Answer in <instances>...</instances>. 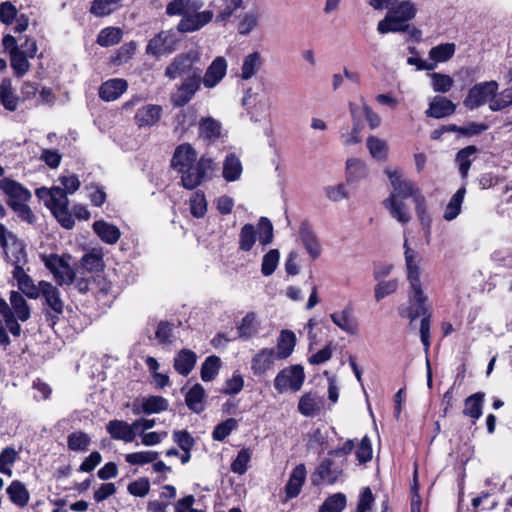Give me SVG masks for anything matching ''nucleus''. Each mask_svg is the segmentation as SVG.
I'll use <instances>...</instances> for the list:
<instances>
[{
  "mask_svg": "<svg viewBox=\"0 0 512 512\" xmlns=\"http://www.w3.org/2000/svg\"><path fill=\"white\" fill-rule=\"evenodd\" d=\"M199 62L200 53L197 50H190L175 56L165 68L166 78L180 79L170 96V102L174 107L180 108L187 105L200 91L202 84L205 88L212 89L225 77L227 61L224 57H216L205 73Z\"/></svg>",
  "mask_w": 512,
  "mask_h": 512,
  "instance_id": "f257e3e1",
  "label": "nucleus"
},
{
  "mask_svg": "<svg viewBox=\"0 0 512 512\" xmlns=\"http://www.w3.org/2000/svg\"><path fill=\"white\" fill-rule=\"evenodd\" d=\"M416 14L417 8L412 1H402L396 7L391 8L386 16L378 22L377 31L380 34H387L405 30L409 21L413 20Z\"/></svg>",
  "mask_w": 512,
  "mask_h": 512,
  "instance_id": "f03ea898",
  "label": "nucleus"
},
{
  "mask_svg": "<svg viewBox=\"0 0 512 512\" xmlns=\"http://www.w3.org/2000/svg\"><path fill=\"white\" fill-rule=\"evenodd\" d=\"M40 259L58 285H70L74 282L76 273L69 263L70 255L41 254Z\"/></svg>",
  "mask_w": 512,
  "mask_h": 512,
  "instance_id": "7ed1b4c3",
  "label": "nucleus"
},
{
  "mask_svg": "<svg viewBox=\"0 0 512 512\" xmlns=\"http://www.w3.org/2000/svg\"><path fill=\"white\" fill-rule=\"evenodd\" d=\"M40 289V296L44 298V306L46 307V320L54 326L64 310V303L60 297V291L52 283L44 280L40 281Z\"/></svg>",
  "mask_w": 512,
  "mask_h": 512,
  "instance_id": "20e7f679",
  "label": "nucleus"
},
{
  "mask_svg": "<svg viewBox=\"0 0 512 512\" xmlns=\"http://www.w3.org/2000/svg\"><path fill=\"white\" fill-rule=\"evenodd\" d=\"M408 301L409 306L399 308V315L408 318L410 323L420 316L431 315L427 304L428 298L424 294L422 286L410 287Z\"/></svg>",
  "mask_w": 512,
  "mask_h": 512,
  "instance_id": "39448f33",
  "label": "nucleus"
},
{
  "mask_svg": "<svg viewBox=\"0 0 512 512\" xmlns=\"http://www.w3.org/2000/svg\"><path fill=\"white\" fill-rule=\"evenodd\" d=\"M213 160L202 156L198 161L184 168L178 170L182 174L181 182L184 188L192 190L199 186L205 178L206 172L213 169Z\"/></svg>",
  "mask_w": 512,
  "mask_h": 512,
  "instance_id": "423d86ee",
  "label": "nucleus"
},
{
  "mask_svg": "<svg viewBox=\"0 0 512 512\" xmlns=\"http://www.w3.org/2000/svg\"><path fill=\"white\" fill-rule=\"evenodd\" d=\"M498 88V82L495 80L477 83L469 89L463 104L469 110L477 109L487 101L489 102V99L497 93Z\"/></svg>",
  "mask_w": 512,
  "mask_h": 512,
  "instance_id": "0eeeda50",
  "label": "nucleus"
},
{
  "mask_svg": "<svg viewBox=\"0 0 512 512\" xmlns=\"http://www.w3.org/2000/svg\"><path fill=\"white\" fill-rule=\"evenodd\" d=\"M305 380L304 369L301 365H293L281 370L274 379V387L279 393L290 389L299 391Z\"/></svg>",
  "mask_w": 512,
  "mask_h": 512,
  "instance_id": "6e6552de",
  "label": "nucleus"
},
{
  "mask_svg": "<svg viewBox=\"0 0 512 512\" xmlns=\"http://www.w3.org/2000/svg\"><path fill=\"white\" fill-rule=\"evenodd\" d=\"M0 247L4 249V253L8 256L7 248L12 254V263H27L26 244L19 239L16 234L9 231L5 226L0 227Z\"/></svg>",
  "mask_w": 512,
  "mask_h": 512,
  "instance_id": "1a4fd4ad",
  "label": "nucleus"
},
{
  "mask_svg": "<svg viewBox=\"0 0 512 512\" xmlns=\"http://www.w3.org/2000/svg\"><path fill=\"white\" fill-rule=\"evenodd\" d=\"M177 37L172 30L161 31L149 40L146 46V54L160 57L172 53L175 50Z\"/></svg>",
  "mask_w": 512,
  "mask_h": 512,
  "instance_id": "9d476101",
  "label": "nucleus"
},
{
  "mask_svg": "<svg viewBox=\"0 0 512 512\" xmlns=\"http://www.w3.org/2000/svg\"><path fill=\"white\" fill-rule=\"evenodd\" d=\"M202 8H196L179 21L177 30L181 33H191L200 30L206 24L212 21L213 12L211 10L200 11Z\"/></svg>",
  "mask_w": 512,
  "mask_h": 512,
  "instance_id": "9b49d317",
  "label": "nucleus"
},
{
  "mask_svg": "<svg viewBox=\"0 0 512 512\" xmlns=\"http://www.w3.org/2000/svg\"><path fill=\"white\" fill-rule=\"evenodd\" d=\"M0 190L8 197L9 207L10 203L28 202L32 197L30 191L21 183L6 177L0 180Z\"/></svg>",
  "mask_w": 512,
  "mask_h": 512,
  "instance_id": "f8f14e48",
  "label": "nucleus"
},
{
  "mask_svg": "<svg viewBox=\"0 0 512 512\" xmlns=\"http://www.w3.org/2000/svg\"><path fill=\"white\" fill-rule=\"evenodd\" d=\"M405 263L407 269V280L410 287L422 286L420 280V262L421 256L408 246L407 240L404 242Z\"/></svg>",
  "mask_w": 512,
  "mask_h": 512,
  "instance_id": "ddd939ff",
  "label": "nucleus"
},
{
  "mask_svg": "<svg viewBox=\"0 0 512 512\" xmlns=\"http://www.w3.org/2000/svg\"><path fill=\"white\" fill-rule=\"evenodd\" d=\"M331 321L347 334L355 335L358 332V321L353 315V308L350 305L344 307L341 311L330 314Z\"/></svg>",
  "mask_w": 512,
  "mask_h": 512,
  "instance_id": "4468645a",
  "label": "nucleus"
},
{
  "mask_svg": "<svg viewBox=\"0 0 512 512\" xmlns=\"http://www.w3.org/2000/svg\"><path fill=\"white\" fill-rule=\"evenodd\" d=\"M162 113V106L147 104L136 111L134 115L135 124L139 128L152 127L160 120Z\"/></svg>",
  "mask_w": 512,
  "mask_h": 512,
  "instance_id": "2eb2a0df",
  "label": "nucleus"
},
{
  "mask_svg": "<svg viewBox=\"0 0 512 512\" xmlns=\"http://www.w3.org/2000/svg\"><path fill=\"white\" fill-rule=\"evenodd\" d=\"M168 409V401L162 396H149L143 398L141 402L135 401L133 403V413L135 415L144 413V414H154L165 411Z\"/></svg>",
  "mask_w": 512,
  "mask_h": 512,
  "instance_id": "dca6fc26",
  "label": "nucleus"
},
{
  "mask_svg": "<svg viewBox=\"0 0 512 512\" xmlns=\"http://www.w3.org/2000/svg\"><path fill=\"white\" fill-rule=\"evenodd\" d=\"M128 88L126 80L121 78L109 79L99 88V97L107 102L118 99Z\"/></svg>",
  "mask_w": 512,
  "mask_h": 512,
  "instance_id": "f3484780",
  "label": "nucleus"
},
{
  "mask_svg": "<svg viewBox=\"0 0 512 512\" xmlns=\"http://www.w3.org/2000/svg\"><path fill=\"white\" fill-rule=\"evenodd\" d=\"M456 110L455 104L443 96H435L425 111L426 116L440 119L452 115Z\"/></svg>",
  "mask_w": 512,
  "mask_h": 512,
  "instance_id": "a211bd4d",
  "label": "nucleus"
},
{
  "mask_svg": "<svg viewBox=\"0 0 512 512\" xmlns=\"http://www.w3.org/2000/svg\"><path fill=\"white\" fill-rule=\"evenodd\" d=\"M299 236L302 244L313 259L321 254V248L316 234L307 222H302L299 227Z\"/></svg>",
  "mask_w": 512,
  "mask_h": 512,
  "instance_id": "6ab92c4d",
  "label": "nucleus"
},
{
  "mask_svg": "<svg viewBox=\"0 0 512 512\" xmlns=\"http://www.w3.org/2000/svg\"><path fill=\"white\" fill-rule=\"evenodd\" d=\"M197 159V153L190 144L179 145L173 155L171 166L178 170H184V168L193 164Z\"/></svg>",
  "mask_w": 512,
  "mask_h": 512,
  "instance_id": "aec40b11",
  "label": "nucleus"
},
{
  "mask_svg": "<svg viewBox=\"0 0 512 512\" xmlns=\"http://www.w3.org/2000/svg\"><path fill=\"white\" fill-rule=\"evenodd\" d=\"M275 351L271 348L261 349L251 361V370L254 375L260 376L272 368L275 359Z\"/></svg>",
  "mask_w": 512,
  "mask_h": 512,
  "instance_id": "412c9836",
  "label": "nucleus"
},
{
  "mask_svg": "<svg viewBox=\"0 0 512 512\" xmlns=\"http://www.w3.org/2000/svg\"><path fill=\"white\" fill-rule=\"evenodd\" d=\"M197 362V355L189 349L180 350L174 357V369L182 376H188L194 369Z\"/></svg>",
  "mask_w": 512,
  "mask_h": 512,
  "instance_id": "4be33fe9",
  "label": "nucleus"
},
{
  "mask_svg": "<svg viewBox=\"0 0 512 512\" xmlns=\"http://www.w3.org/2000/svg\"><path fill=\"white\" fill-rule=\"evenodd\" d=\"M305 479L306 468L303 464H299L292 470L289 480L285 486V492L288 499L299 495Z\"/></svg>",
  "mask_w": 512,
  "mask_h": 512,
  "instance_id": "5701e85b",
  "label": "nucleus"
},
{
  "mask_svg": "<svg viewBox=\"0 0 512 512\" xmlns=\"http://www.w3.org/2000/svg\"><path fill=\"white\" fill-rule=\"evenodd\" d=\"M93 230L104 243L110 245L115 244L121 237L119 228L104 220L95 221L93 223Z\"/></svg>",
  "mask_w": 512,
  "mask_h": 512,
  "instance_id": "b1692460",
  "label": "nucleus"
},
{
  "mask_svg": "<svg viewBox=\"0 0 512 512\" xmlns=\"http://www.w3.org/2000/svg\"><path fill=\"white\" fill-rule=\"evenodd\" d=\"M201 0H172L166 6V14L169 16H182L195 11L196 8H203Z\"/></svg>",
  "mask_w": 512,
  "mask_h": 512,
  "instance_id": "393cba45",
  "label": "nucleus"
},
{
  "mask_svg": "<svg viewBox=\"0 0 512 512\" xmlns=\"http://www.w3.org/2000/svg\"><path fill=\"white\" fill-rule=\"evenodd\" d=\"M342 466L336 464L331 459H324L316 469L315 474L320 480L328 484H334L342 474Z\"/></svg>",
  "mask_w": 512,
  "mask_h": 512,
  "instance_id": "a878e982",
  "label": "nucleus"
},
{
  "mask_svg": "<svg viewBox=\"0 0 512 512\" xmlns=\"http://www.w3.org/2000/svg\"><path fill=\"white\" fill-rule=\"evenodd\" d=\"M206 392L203 386L199 383L192 386L185 395V403L187 407L194 413H201L204 411V399Z\"/></svg>",
  "mask_w": 512,
  "mask_h": 512,
  "instance_id": "bb28decb",
  "label": "nucleus"
},
{
  "mask_svg": "<svg viewBox=\"0 0 512 512\" xmlns=\"http://www.w3.org/2000/svg\"><path fill=\"white\" fill-rule=\"evenodd\" d=\"M384 207L390 212V215L397 221L405 224L411 219L406 204L395 196H389L383 201Z\"/></svg>",
  "mask_w": 512,
  "mask_h": 512,
  "instance_id": "cd10ccee",
  "label": "nucleus"
},
{
  "mask_svg": "<svg viewBox=\"0 0 512 512\" xmlns=\"http://www.w3.org/2000/svg\"><path fill=\"white\" fill-rule=\"evenodd\" d=\"M296 345L295 333L291 330H282L277 339V352L276 357L278 359L288 358Z\"/></svg>",
  "mask_w": 512,
  "mask_h": 512,
  "instance_id": "c85d7f7f",
  "label": "nucleus"
},
{
  "mask_svg": "<svg viewBox=\"0 0 512 512\" xmlns=\"http://www.w3.org/2000/svg\"><path fill=\"white\" fill-rule=\"evenodd\" d=\"M108 434L114 440H121L126 443L133 442V435L128 423L124 420H110L106 425Z\"/></svg>",
  "mask_w": 512,
  "mask_h": 512,
  "instance_id": "c756f323",
  "label": "nucleus"
},
{
  "mask_svg": "<svg viewBox=\"0 0 512 512\" xmlns=\"http://www.w3.org/2000/svg\"><path fill=\"white\" fill-rule=\"evenodd\" d=\"M484 399L485 394L483 392H476L467 397L464 401L463 414L474 419L473 422L478 420L483 414Z\"/></svg>",
  "mask_w": 512,
  "mask_h": 512,
  "instance_id": "7c9ffc66",
  "label": "nucleus"
},
{
  "mask_svg": "<svg viewBox=\"0 0 512 512\" xmlns=\"http://www.w3.org/2000/svg\"><path fill=\"white\" fill-rule=\"evenodd\" d=\"M243 171L242 163L235 153H229L223 162V178L228 182L236 181Z\"/></svg>",
  "mask_w": 512,
  "mask_h": 512,
  "instance_id": "2f4dec72",
  "label": "nucleus"
},
{
  "mask_svg": "<svg viewBox=\"0 0 512 512\" xmlns=\"http://www.w3.org/2000/svg\"><path fill=\"white\" fill-rule=\"evenodd\" d=\"M221 129V123L214 118H202L199 122V137L204 140L215 141L220 137Z\"/></svg>",
  "mask_w": 512,
  "mask_h": 512,
  "instance_id": "473e14b6",
  "label": "nucleus"
},
{
  "mask_svg": "<svg viewBox=\"0 0 512 512\" xmlns=\"http://www.w3.org/2000/svg\"><path fill=\"white\" fill-rule=\"evenodd\" d=\"M243 0H214L210 6L217 10L216 21H226L242 4Z\"/></svg>",
  "mask_w": 512,
  "mask_h": 512,
  "instance_id": "72a5a7b5",
  "label": "nucleus"
},
{
  "mask_svg": "<svg viewBox=\"0 0 512 512\" xmlns=\"http://www.w3.org/2000/svg\"><path fill=\"white\" fill-rule=\"evenodd\" d=\"M6 492L11 502L19 507H24L29 502V492L25 485L18 480L12 481L11 484L7 487Z\"/></svg>",
  "mask_w": 512,
  "mask_h": 512,
  "instance_id": "f704fd0d",
  "label": "nucleus"
},
{
  "mask_svg": "<svg viewBox=\"0 0 512 512\" xmlns=\"http://www.w3.org/2000/svg\"><path fill=\"white\" fill-rule=\"evenodd\" d=\"M15 318L25 322L30 318V307L25 298L17 291H11L9 297Z\"/></svg>",
  "mask_w": 512,
  "mask_h": 512,
  "instance_id": "c9c22d12",
  "label": "nucleus"
},
{
  "mask_svg": "<svg viewBox=\"0 0 512 512\" xmlns=\"http://www.w3.org/2000/svg\"><path fill=\"white\" fill-rule=\"evenodd\" d=\"M260 13L257 9L249 10L239 17L237 31L240 35H249L259 24Z\"/></svg>",
  "mask_w": 512,
  "mask_h": 512,
  "instance_id": "e433bc0d",
  "label": "nucleus"
},
{
  "mask_svg": "<svg viewBox=\"0 0 512 512\" xmlns=\"http://www.w3.org/2000/svg\"><path fill=\"white\" fill-rule=\"evenodd\" d=\"M368 174L366 164L359 159H348L346 162V180L348 183L364 179Z\"/></svg>",
  "mask_w": 512,
  "mask_h": 512,
  "instance_id": "4c0bfd02",
  "label": "nucleus"
},
{
  "mask_svg": "<svg viewBox=\"0 0 512 512\" xmlns=\"http://www.w3.org/2000/svg\"><path fill=\"white\" fill-rule=\"evenodd\" d=\"M123 0H94L90 7L91 14L97 17H105L117 11Z\"/></svg>",
  "mask_w": 512,
  "mask_h": 512,
  "instance_id": "58836bf2",
  "label": "nucleus"
},
{
  "mask_svg": "<svg viewBox=\"0 0 512 512\" xmlns=\"http://www.w3.org/2000/svg\"><path fill=\"white\" fill-rule=\"evenodd\" d=\"M466 193V188L462 186L459 188L456 193L451 197L450 201L446 205L444 212V219L447 221L454 220L461 211V205L464 200V196Z\"/></svg>",
  "mask_w": 512,
  "mask_h": 512,
  "instance_id": "ea45409f",
  "label": "nucleus"
},
{
  "mask_svg": "<svg viewBox=\"0 0 512 512\" xmlns=\"http://www.w3.org/2000/svg\"><path fill=\"white\" fill-rule=\"evenodd\" d=\"M0 102L9 111L17 109L18 97L12 90L10 79H3L0 84Z\"/></svg>",
  "mask_w": 512,
  "mask_h": 512,
  "instance_id": "a19ab883",
  "label": "nucleus"
},
{
  "mask_svg": "<svg viewBox=\"0 0 512 512\" xmlns=\"http://www.w3.org/2000/svg\"><path fill=\"white\" fill-rule=\"evenodd\" d=\"M456 50V45L454 43H442L437 46L432 47L429 50V58L433 60L432 63L437 65L438 62H446L450 60Z\"/></svg>",
  "mask_w": 512,
  "mask_h": 512,
  "instance_id": "79ce46f5",
  "label": "nucleus"
},
{
  "mask_svg": "<svg viewBox=\"0 0 512 512\" xmlns=\"http://www.w3.org/2000/svg\"><path fill=\"white\" fill-rule=\"evenodd\" d=\"M261 65L262 60L259 52L248 54L243 60L241 78L244 80L252 78L261 67Z\"/></svg>",
  "mask_w": 512,
  "mask_h": 512,
  "instance_id": "37998d69",
  "label": "nucleus"
},
{
  "mask_svg": "<svg viewBox=\"0 0 512 512\" xmlns=\"http://www.w3.org/2000/svg\"><path fill=\"white\" fill-rule=\"evenodd\" d=\"M221 359L216 355L208 356L201 365L200 376L204 382L213 380L219 373Z\"/></svg>",
  "mask_w": 512,
  "mask_h": 512,
  "instance_id": "c03bdc74",
  "label": "nucleus"
},
{
  "mask_svg": "<svg viewBox=\"0 0 512 512\" xmlns=\"http://www.w3.org/2000/svg\"><path fill=\"white\" fill-rule=\"evenodd\" d=\"M122 30L116 27H107L102 29L97 36V43L102 47L113 46L120 42Z\"/></svg>",
  "mask_w": 512,
  "mask_h": 512,
  "instance_id": "a18cd8bd",
  "label": "nucleus"
},
{
  "mask_svg": "<svg viewBox=\"0 0 512 512\" xmlns=\"http://www.w3.org/2000/svg\"><path fill=\"white\" fill-rule=\"evenodd\" d=\"M476 152L477 148L471 145L459 150L456 154V162L458 163L459 172L463 179L467 177L468 171L471 167L470 157Z\"/></svg>",
  "mask_w": 512,
  "mask_h": 512,
  "instance_id": "49530a36",
  "label": "nucleus"
},
{
  "mask_svg": "<svg viewBox=\"0 0 512 512\" xmlns=\"http://www.w3.org/2000/svg\"><path fill=\"white\" fill-rule=\"evenodd\" d=\"M69 200L67 193L59 186L52 187V195L50 201H47V207L51 212H56L68 208Z\"/></svg>",
  "mask_w": 512,
  "mask_h": 512,
  "instance_id": "de8ad7c7",
  "label": "nucleus"
},
{
  "mask_svg": "<svg viewBox=\"0 0 512 512\" xmlns=\"http://www.w3.org/2000/svg\"><path fill=\"white\" fill-rule=\"evenodd\" d=\"M196 111L192 108H188L185 110H181L175 116V128L181 133L186 132L190 127H192L196 122Z\"/></svg>",
  "mask_w": 512,
  "mask_h": 512,
  "instance_id": "09e8293b",
  "label": "nucleus"
},
{
  "mask_svg": "<svg viewBox=\"0 0 512 512\" xmlns=\"http://www.w3.org/2000/svg\"><path fill=\"white\" fill-rule=\"evenodd\" d=\"M10 64L17 77H23L30 69L29 57L22 54V52H12L10 55Z\"/></svg>",
  "mask_w": 512,
  "mask_h": 512,
  "instance_id": "8fccbe9b",
  "label": "nucleus"
},
{
  "mask_svg": "<svg viewBox=\"0 0 512 512\" xmlns=\"http://www.w3.org/2000/svg\"><path fill=\"white\" fill-rule=\"evenodd\" d=\"M256 242V230L252 224H245L239 233V249L248 252Z\"/></svg>",
  "mask_w": 512,
  "mask_h": 512,
  "instance_id": "3c124183",
  "label": "nucleus"
},
{
  "mask_svg": "<svg viewBox=\"0 0 512 512\" xmlns=\"http://www.w3.org/2000/svg\"><path fill=\"white\" fill-rule=\"evenodd\" d=\"M367 148L373 158L378 160L386 159L388 154L386 141L375 136H369L367 138Z\"/></svg>",
  "mask_w": 512,
  "mask_h": 512,
  "instance_id": "603ef678",
  "label": "nucleus"
},
{
  "mask_svg": "<svg viewBox=\"0 0 512 512\" xmlns=\"http://www.w3.org/2000/svg\"><path fill=\"white\" fill-rule=\"evenodd\" d=\"M346 496L336 493L329 496L319 508V512H341L346 507Z\"/></svg>",
  "mask_w": 512,
  "mask_h": 512,
  "instance_id": "864d4df0",
  "label": "nucleus"
},
{
  "mask_svg": "<svg viewBox=\"0 0 512 512\" xmlns=\"http://www.w3.org/2000/svg\"><path fill=\"white\" fill-rule=\"evenodd\" d=\"M320 408V402L311 394L303 395L298 403L299 412L307 417L314 416Z\"/></svg>",
  "mask_w": 512,
  "mask_h": 512,
  "instance_id": "5fc2aeb1",
  "label": "nucleus"
},
{
  "mask_svg": "<svg viewBox=\"0 0 512 512\" xmlns=\"http://www.w3.org/2000/svg\"><path fill=\"white\" fill-rule=\"evenodd\" d=\"M252 457V450L250 448L241 449L236 458L231 463V471L243 475L248 470V463Z\"/></svg>",
  "mask_w": 512,
  "mask_h": 512,
  "instance_id": "6e6d98bb",
  "label": "nucleus"
},
{
  "mask_svg": "<svg viewBox=\"0 0 512 512\" xmlns=\"http://www.w3.org/2000/svg\"><path fill=\"white\" fill-rule=\"evenodd\" d=\"M190 212L195 218H202L207 212V202L202 191L193 193L189 200Z\"/></svg>",
  "mask_w": 512,
  "mask_h": 512,
  "instance_id": "4d7b16f0",
  "label": "nucleus"
},
{
  "mask_svg": "<svg viewBox=\"0 0 512 512\" xmlns=\"http://www.w3.org/2000/svg\"><path fill=\"white\" fill-rule=\"evenodd\" d=\"M237 427L238 421L235 418H228L215 426L212 438L216 441H224Z\"/></svg>",
  "mask_w": 512,
  "mask_h": 512,
  "instance_id": "13d9d810",
  "label": "nucleus"
},
{
  "mask_svg": "<svg viewBox=\"0 0 512 512\" xmlns=\"http://www.w3.org/2000/svg\"><path fill=\"white\" fill-rule=\"evenodd\" d=\"M392 188L393 192L390 196H395L396 199L401 200L409 197L414 198L416 193H420L419 189L415 188L413 183L407 179H403L401 182L396 183Z\"/></svg>",
  "mask_w": 512,
  "mask_h": 512,
  "instance_id": "bf43d9fd",
  "label": "nucleus"
},
{
  "mask_svg": "<svg viewBox=\"0 0 512 512\" xmlns=\"http://www.w3.org/2000/svg\"><path fill=\"white\" fill-rule=\"evenodd\" d=\"M159 457L156 451H140L129 453L125 456V461L131 465H144L153 463Z\"/></svg>",
  "mask_w": 512,
  "mask_h": 512,
  "instance_id": "052dcab7",
  "label": "nucleus"
},
{
  "mask_svg": "<svg viewBox=\"0 0 512 512\" xmlns=\"http://www.w3.org/2000/svg\"><path fill=\"white\" fill-rule=\"evenodd\" d=\"M18 453L13 447H6L0 453V473L11 476L12 466L17 460Z\"/></svg>",
  "mask_w": 512,
  "mask_h": 512,
  "instance_id": "680f3d73",
  "label": "nucleus"
},
{
  "mask_svg": "<svg viewBox=\"0 0 512 512\" xmlns=\"http://www.w3.org/2000/svg\"><path fill=\"white\" fill-rule=\"evenodd\" d=\"M435 92L446 93L451 90L454 80L447 74L433 72L429 74Z\"/></svg>",
  "mask_w": 512,
  "mask_h": 512,
  "instance_id": "e2e57ef3",
  "label": "nucleus"
},
{
  "mask_svg": "<svg viewBox=\"0 0 512 512\" xmlns=\"http://www.w3.org/2000/svg\"><path fill=\"white\" fill-rule=\"evenodd\" d=\"M279 251L272 249L263 256L261 272L264 276H270L274 273L279 262Z\"/></svg>",
  "mask_w": 512,
  "mask_h": 512,
  "instance_id": "0e129e2a",
  "label": "nucleus"
},
{
  "mask_svg": "<svg viewBox=\"0 0 512 512\" xmlns=\"http://www.w3.org/2000/svg\"><path fill=\"white\" fill-rule=\"evenodd\" d=\"M255 318L253 312L247 313L243 317L241 324L238 326V335L240 338L249 339L257 332Z\"/></svg>",
  "mask_w": 512,
  "mask_h": 512,
  "instance_id": "69168bd1",
  "label": "nucleus"
},
{
  "mask_svg": "<svg viewBox=\"0 0 512 512\" xmlns=\"http://www.w3.org/2000/svg\"><path fill=\"white\" fill-rule=\"evenodd\" d=\"M67 444L72 451H84L90 444V438L84 432H74L68 436Z\"/></svg>",
  "mask_w": 512,
  "mask_h": 512,
  "instance_id": "338daca9",
  "label": "nucleus"
},
{
  "mask_svg": "<svg viewBox=\"0 0 512 512\" xmlns=\"http://www.w3.org/2000/svg\"><path fill=\"white\" fill-rule=\"evenodd\" d=\"M259 241L262 245H268L273 240V225L266 217H261L258 222Z\"/></svg>",
  "mask_w": 512,
  "mask_h": 512,
  "instance_id": "774afa93",
  "label": "nucleus"
}]
</instances>
